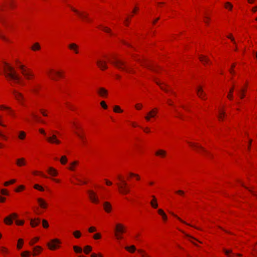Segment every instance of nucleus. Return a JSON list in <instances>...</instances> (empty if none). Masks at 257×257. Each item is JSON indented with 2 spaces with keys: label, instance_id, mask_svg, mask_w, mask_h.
Wrapping results in <instances>:
<instances>
[{
  "label": "nucleus",
  "instance_id": "1",
  "mask_svg": "<svg viewBox=\"0 0 257 257\" xmlns=\"http://www.w3.org/2000/svg\"><path fill=\"white\" fill-rule=\"evenodd\" d=\"M112 58L114 60L110 61V62L114 66L117 67L118 69L125 71L127 72H132L131 69L126 66L124 62L117 59L115 56H113Z\"/></svg>",
  "mask_w": 257,
  "mask_h": 257
},
{
  "label": "nucleus",
  "instance_id": "2",
  "mask_svg": "<svg viewBox=\"0 0 257 257\" xmlns=\"http://www.w3.org/2000/svg\"><path fill=\"white\" fill-rule=\"evenodd\" d=\"M118 179L120 180L122 183V185H120L119 184H117L118 186L119 187V189H120V192L121 193L125 194L127 193H128L130 192V190L127 188V183L126 182L124 181L123 180L121 179L120 176H118Z\"/></svg>",
  "mask_w": 257,
  "mask_h": 257
},
{
  "label": "nucleus",
  "instance_id": "3",
  "mask_svg": "<svg viewBox=\"0 0 257 257\" xmlns=\"http://www.w3.org/2000/svg\"><path fill=\"white\" fill-rule=\"evenodd\" d=\"M19 68L22 70V74L26 78V79H30L34 76L33 73L30 70L25 69L24 65H20L19 66Z\"/></svg>",
  "mask_w": 257,
  "mask_h": 257
},
{
  "label": "nucleus",
  "instance_id": "4",
  "mask_svg": "<svg viewBox=\"0 0 257 257\" xmlns=\"http://www.w3.org/2000/svg\"><path fill=\"white\" fill-rule=\"evenodd\" d=\"M61 243L60 241L58 239H53L51 240L50 242L47 243V245L51 250H54L59 247V244Z\"/></svg>",
  "mask_w": 257,
  "mask_h": 257
},
{
  "label": "nucleus",
  "instance_id": "5",
  "mask_svg": "<svg viewBox=\"0 0 257 257\" xmlns=\"http://www.w3.org/2000/svg\"><path fill=\"white\" fill-rule=\"evenodd\" d=\"M70 8H71L72 10L76 13L83 20H85L88 22L90 21V19L88 18V13L83 12H80L72 7H70Z\"/></svg>",
  "mask_w": 257,
  "mask_h": 257
},
{
  "label": "nucleus",
  "instance_id": "6",
  "mask_svg": "<svg viewBox=\"0 0 257 257\" xmlns=\"http://www.w3.org/2000/svg\"><path fill=\"white\" fill-rule=\"evenodd\" d=\"M18 217V215L16 213H13L10 215L9 216L6 217L4 219V222L6 224L8 225H11L13 223V220L17 218Z\"/></svg>",
  "mask_w": 257,
  "mask_h": 257
},
{
  "label": "nucleus",
  "instance_id": "7",
  "mask_svg": "<svg viewBox=\"0 0 257 257\" xmlns=\"http://www.w3.org/2000/svg\"><path fill=\"white\" fill-rule=\"evenodd\" d=\"M13 93L16 99L18 100L22 104H24L23 100H24V97L23 95L16 90H14Z\"/></svg>",
  "mask_w": 257,
  "mask_h": 257
},
{
  "label": "nucleus",
  "instance_id": "8",
  "mask_svg": "<svg viewBox=\"0 0 257 257\" xmlns=\"http://www.w3.org/2000/svg\"><path fill=\"white\" fill-rule=\"evenodd\" d=\"M157 113V109L156 108H154L148 113L147 115L145 117V118L147 121H150L151 118L155 117Z\"/></svg>",
  "mask_w": 257,
  "mask_h": 257
},
{
  "label": "nucleus",
  "instance_id": "9",
  "mask_svg": "<svg viewBox=\"0 0 257 257\" xmlns=\"http://www.w3.org/2000/svg\"><path fill=\"white\" fill-rule=\"evenodd\" d=\"M88 192L89 193V197L93 203H98L99 201L98 197L96 196V193L92 190H89Z\"/></svg>",
  "mask_w": 257,
  "mask_h": 257
},
{
  "label": "nucleus",
  "instance_id": "10",
  "mask_svg": "<svg viewBox=\"0 0 257 257\" xmlns=\"http://www.w3.org/2000/svg\"><path fill=\"white\" fill-rule=\"evenodd\" d=\"M47 74L50 77V78L54 80H56V78L54 76V75H58V76L61 77L62 75L60 72L54 71L52 69H50L47 71Z\"/></svg>",
  "mask_w": 257,
  "mask_h": 257
},
{
  "label": "nucleus",
  "instance_id": "11",
  "mask_svg": "<svg viewBox=\"0 0 257 257\" xmlns=\"http://www.w3.org/2000/svg\"><path fill=\"white\" fill-rule=\"evenodd\" d=\"M115 233L122 234L125 232V227L122 224L117 223L115 226Z\"/></svg>",
  "mask_w": 257,
  "mask_h": 257
},
{
  "label": "nucleus",
  "instance_id": "12",
  "mask_svg": "<svg viewBox=\"0 0 257 257\" xmlns=\"http://www.w3.org/2000/svg\"><path fill=\"white\" fill-rule=\"evenodd\" d=\"M48 142L51 143H55L56 144H60L61 141L57 139V136L55 135H52L51 136L47 138Z\"/></svg>",
  "mask_w": 257,
  "mask_h": 257
},
{
  "label": "nucleus",
  "instance_id": "13",
  "mask_svg": "<svg viewBox=\"0 0 257 257\" xmlns=\"http://www.w3.org/2000/svg\"><path fill=\"white\" fill-rule=\"evenodd\" d=\"M188 143L189 144V145L195 149H199L201 150L203 152L205 153L207 155H210V154L207 152L202 146L199 145L197 144L193 143L191 142H188Z\"/></svg>",
  "mask_w": 257,
  "mask_h": 257
},
{
  "label": "nucleus",
  "instance_id": "14",
  "mask_svg": "<svg viewBox=\"0 0 257 257\" xmlns=\"http://www.w3.org/2000/svg\"><path fill=\"white\" fill-rule=\"evenodd\" d=\"M97 66L101 69L105 70L107 68L106 62L104 61L98 60L96 62Z\"/></svg>",
  "mask_w": 257,
  "mask_h": 257
},
{
  "label": "nucleus",
  "instance_id": "15",
  "mask_svg": "<svg viewBox=\"0 0 257 257\" xmlns=\"http://www.w3.org/2000/svg\"><path fill=\"white\" fill-rule=\"evenodd\" d=\"M69 48L72 51H74L75 54L79 53V46L75 43H70L68 45Z\"/></svg>",
  "mask_w": 257,
  "mask_h": 257
},
{
  "label": "nucleus",
  "instance_id": "16",
  "mask_svg": "<svg viewBox=\"0 0 257 257\" xmlns=\"http://www.w3.org/2000/svg\"><path fill=\"white\" fill-rule=\"evenodd\" d=\"M103 208L106 212L109 213L111 211L112 206L109 202L105 201L103 203Z\"/></svg>",
  "mask_w": 257,
  "mask_h": 257
},
{
  "label": "nucleus",
  "instance_id": "17",
  "mask_svg": "<svg viewBox=\"0 0 257 257\" xmlns=\"http://www.w3.org/2000/svg\"><path fill=\"white\" fill-rule=\"evenodd\" d=\"M41 222V220L39 218H36L34 219H30V224L32 227H35L38 226Z\"/></svg>",
  "mask_w": 257,
  "mask_h": 257
},
{
  "label": "nucleus",
  "instance_id": "18",
  "mask_svg": "<svg viewBox=\"0 0 257 257\" xmlns=\"http://www.w3.org/2000/svg\"><path fill=\"white\" fill-rule=\"evenodd\" d=\"M197 94L199 97L201 99H204V96L205 95V93L203 92L202 88L201 87H199L196 89Z\"/></svg>",
  "mask_w": 257,
  "mask_h": 257
},
{
  "label": "nucleus",
  "instance_id": "19",
  "mask_svg": "<svg viewBox=\"0 0 257 257\" xmlns=\"http://www.w3.org/2000/svg\"><path fill=\"white\" fill-rule=\"evenodd\" d=\"M37 201L41 208H46L47 207L48 204L43 199L39 198Z\"/></svg>",
  "mask_w": 257,
  "mask_h": 257
},
{
  "label": "nucleus",
  "instance_id": "20",
  "mask_svg": "<svg viewBox=\"0 0 257 257\" xmlns=\"http://www.w3.org/2000/svg\"><path fill=\"white\" fill-rule=\"evenodd\" d=\"M97 92L102 97H105L107 95V91L103 87L99 88Z\"/></svg>",
  "mask_w": 257,
  "mask_h": 257
},
{
  "label": "nucleus",
  "instance_id": "21",
  "mask_svg": "<svg viewBox=\"0 0 257 257\" xmlns=\"http://www.w3.org/2000/svg\"><path fill=\"white\" fill-rule=\"evenodd\" d=\"M26 164V160L24 158L18 159L16 161V164L19 167H22L25 165Z\"/></svg>",
  "mask_w": 257,
  "mask_h": 257
},
{
  "label": "nucleus",
  "instance_id": "22",
  "mask_svg": "<svg viewBox=\"0 0 257 257\" xmlns=\"http://www.w3.org/2000/svg\"><path fill=\"white\" fill-rule=\"evenodd\" d=\"M224 253L226 255H227L228 257H234L235 254L232 253L231 250H226L224 249ZM236 255L240 256H241V254H236Z\"/></svg>",
  "mask_w": 257,
  "mask_h": 257
},
{
  "label": "nucleus",
  "instance_id": "23",
  "mask_svg": "<svg viewBox=\"0 0 257 257\" xmlns=\"http://www.w3.org/2000/svg\"><path fill=\"white\" fill-rule=\"evenodd\" d=\"M48 172L53 176H56L58 174L57 171L53 167H49Z\"/></svg>",
  "mask_w": 257,
  "mask_h": 257
},
{
  "label": "nucleus",
  "instance_id": "24",
  "mask_svg": "<svg viewBox=\"0 0 257 257\" xmlns=\"http://www.w3.org/2000/svg\"><path fill=\"white\" fill-rule=\"evenodd\" d=\"M42 250V248L40 246H36L33 248V255H37L38 253H40Z\"/></svg>",
  "mask_w": 257,
  "mask_h": 257
},
{
  "label": "nucleus",
  "instance_id": "25",
  "mask_svg": "<svg viewBox=\"0 0 257 257\" xmlns=\"http://www.w3.org/2000/svg\"><path fill=\"white\" fill-rule=\"evenodd\" d=\"M5 109L6 110H8L9 112V113L12 115V116H15V113L14 111L9 107L5 106V105H0V109Z\"/></svg>",
  "mask_w": 257,
  "mask_h": 257
},
{
  "label": "nucleus",
  "instance_id": "26",
  "mask_svg": "<svg viewBox=\"0 0 257 257\" xmlns=\"http://www.w3.org/2000/svg\"><path fill=\"white\" fill-rule=\"evenodd\" d=\"M152 197H153V200L150 202L151 205L154 208H157L158 207V203L157 202V199L154 196H152Z\"/></svg>",
  "mask_w": 257,
  "mask_h": 257
},
{
  "label": "nucleus",
  "instance_id": "27",
  "mask_svg": "<svg viewBox=\"0 0 257 257\" xmlns=\"http://www.w3.org/2000/svg\"><path fill=\"white\" fill-rule=\"evenodd\" d=\"M156 155L157 156H160L163 157L165 156V155H166V152L164 150H159L156 152Z\"/></svg>",
  "mask_w": 257,
  "mask_h": 257
},
{
  "label": "nucleus",
  "instance_id": "28",
  "mask_svg": "<svg viewBox=\"0 0 257 257\" xmlns=\"http://www.w3.org/2000/svg\"><path fill=\"white\" fill-rule=\"evenodd\" d=\"M199 59L200 61L202 63H203L204 64H205V63H208L209 61V59L207 58H206V57L203 56H200L199 57Z\"/></svg>",
  "mask_w": 257,
  "mask_h": 257
},
{
  "label": "nucleus",
  "instance_id": "29",
  "mask_svg": "<svg viewBox=\"0 0 257 257\" xmlns=\"http://www.w3.org/2000/svg\"><path fill=\"white\" fill-rule=\"evenodd\" d=\"M245 92V89L243 88H242L238 91V95L241 99L243 98L244 97Z\"/></svg>",
  "mask_w": 257,
  "mask_h": 257
},
{
  "label": "nucleus",
  "instance_id": "30",
  "mask_svg": "<svg viewBox=\"0 0 257 257\" xmlns=\"http://www.w3.org/2000/svg\"><path fill=\"white\" fill-rule=\"evenodd\" d=\"M125 249L131 252H134L136 249L135 246L134 245H131L130 247L125 246Z\"/></svg>",
  "mask_w": 257,
  "mask_h": 257
},
{
  "label": "nucleus",
  "instance_id": "31",
  "mask_svg": "<svg viewBox=\"0 0 257 257\" xmlns=\"http://www.w3.org/2000/svg\"><path fill=\"white\" fill-rule=\"evenodd\" d=\"M78 162L77 161H74L72 163H71L70 164V167L69 168V169L70 170H72V171H74V168H75V166H76L77 165H78Z\"/></svg>",
  "mask_w": 257,
  "mask_h": 257
},
{
  "label": "nucleus",
  "instance_id": "32",
  "mask_svg": "<svg viewBox=\"0 0 257 257\" xmlns=\"http://www.w3.org/2000/svg\"><path fill=\"white\" fill-rule=\"evenodd\" d=\"M41 48L40 45L38 43H36L32 47V49L34 51L39 50Z\"/></svg>",
  "mask_w": 257,
  "mask_h": 257
},
{
  "label": "nucleus",
  "instance_id": "33",
  "mask_svg": "<svg viewBox=\"0 0 257 257\" xmlns=\"http://www.w3.org/2000/svg\"><path fill=\"white\" fill-rule=\"evenodd\" d=\"M233 89H234V88H233V87L232 88H231L230 89V90H229V93H228V95H227V97L229 100H232V98H233L232 93H233Z\"/></svg>",
  "mask_w": 257,
  "mask_h": 257
},
{
  "label": "nucleus",
  "instance_id": "34",
  "mask_svg": "<svg viewBox=\"0 0 257 257\" xmlns=\"http://www.w3.org/2000/svg\"><path fill=\"white\" fill-rule=\"evenodd\" d=\"M26 136V134L24 132L21 131L19 133L18 137L21 140H24Z\"/></svg>",
  "mask_w": 257,
  "mask_h": 257
},
{
  "label": "nucleus",
  "instance_id": "35",
  "mask_svg": "<svg viewBox=\"0 0 257 257\" xmlns=\"http://www.w3.org/2000/svg\"><path fill=\"white\" fill-rule=\"evenodd\" d=\"M92 250V247L89 245H86L84 248V252L88 254Z\"/></svg>",
  "mask_w": 257,
  "mask_h": 257
},
{
  "label": "nucleus",
  "instance_id": "36",
  "mask_svg": "<svg viewBox=\"0 0 257 257\" xmlns=\"http://www.w3.org/2000/svg\"><path fill=\"white\" fill-rule=\"evenodd\" d=\"M74 251L77 253H80L82 251V249L78 246L75 245L73 246Z\"/></svg>",
  "mask_w": 257,
  "mask_h": 257
},
{
  "label": "nucleus",
  "instance_id": "37",
  "mask_svg": "<svg viewBox=\"0 0 257 257\" xmlns=\"http://www.w3.org/2000/svg\"><path fill=\"white\" fill-rule=\"evenodd\" d=\"M75 133L77 135V136L81 140L82 142L84 143L85 142V139L84 136V135H81L80 134V133H79L76 132H75Z\"/></svg>",
  "mask_w": 257,
  "mask_h": 257
},
{
  "label": "nucleus",
  "instance_id": "38",
  "mask_svg": "<svg viewBox=\"0 0 257 257\" xmlns=\"http://www.w3.org/2000/svg\"><path fill=\"white\" fill-rule=\"evenodd\" d=\"M60 162L62 164H65L67 162V158L66 156H63L60 159Z\"/></svg>",
  "mask_w": 257,
  "mask_h": 257
},
{
  "label": "nucleus",
  "instance_id": "39",
  "mask_svg": "<svg viewBox=\"0 0 257 257\" xmlns=\"http://www.w3.org/2000/svg\"><path fill=\"white\" fill-rule=\"evenodd\" d=\"M23 243V240L21 238L18 240V243L17 244V247L18 249H21L22 247V244Z\"/></svg>",
  "mask_w": 257,
  "mask_h": 257
},
{
  "label": "nucleus",
  "instance_id": "40",
  "mask_svg": "<svg viewBox=\"0 0 257 257\" xmlns=\"http://www.w3.org/2000/svg\"><path fill=\"white\" fill-rule=\"evenodd\" d=\"M141 64L143 65V66H144L147 68H148L149 69L152 70V71H155V72H157V70H156V69L155 68H153L152 67L151 65H148V64H143V63H141Z\"/></svg>",
  "mask_w": 257,
  "mask_h": 257
},
{
  "label": "nucleus",
  "instance_id": "41",
  "mask_svg": "<svg viewBox=\"0 0 257 257\" xmlns=\"http://www.w3.org/2000/svg\"><path fill=\"white\" fill-rule=\"evenodd\" d=\"M73 234L75 236V237L77 238H79L81 235V232H80V231L78 230L74 231Z\"/></svg>",
  "mask_w": 257,
  "mask_h": 257
},
{
  "label": "nucleus",
  "instance_id": "42",
  "mask_svg": "<svg viewBox=\"0 0 257 257\" xmlns=\"http://www.w3.org/2000/svg\"><path fill=\"white\" fill-rule=\"evenodd\" d=\"M113 110L115 112H122V110H121L119 106L116 105L114 107Z\"/></svg>",
  "mask_w": 257,
  "mask_h": 257
},
{
  "label": "nucleus",
  "instance_id": "43",
  "mask_svg": "<svg viewBox=\"0 0 257 257\" xmlns=\"http://www.w3.org/2000/svg\"><path fill=\"white\" fill-rule=\"evenodd\" d=\"M225 115V112L224 111H222L221 110L219 111V114H218V118L219 120L222 119V117L224 116Z\"/></svg>",
  "mask_w": 257,
  "mask_h": 257
},
{
  "label": "nucleus",
  "instance_id": "44",
  "mask_svg": "<svg viewBox=\"0 0 257 257\" xmlns=\"http://www.w3.org/2000/svg\"><path fill=\"white\" fill-rule=\"evenodd\" d=\"M32 115L36 119V120L37 121H38L39 122H42V123H45V122L43 120L40 119V118L37 115H35L34 113H32Z\"/></svg>",
  "mask_w": 257,
  "mask_h": 257
},
{
  "label": "nucleus",
  "instance_id": "45",
  "mask_svg": "<svg viewBox=\"0 0 257 257\" xmlns=\"http://www.w3.org/2000/svg\"><path fill=\"white\" fill-rule=\"evenodd\" d=\"M30 252L29 251H25L21 253L22 257H29Z\"/></svg>",
  "mask_w": 257,
  "mask_h": 257
},
{
  "label": "nucleus",
  "instance_id": "46",
  "mask_svg": "<svg viewBox=\"0 0 257 257\" xmlns=\"http://www.w3.org/2000/svg\"><path fill=\"white\" fill-rule=\"evenodd\" d=\"M42 223H43V226L44 228H48L49 227V224H48V221L45 220V219H43L42 220Z\"/></svg>",
  "mask_w": 257,
  "mask_h": 257
},
{
  "label": "nucleus",
  "instance_id": "47",
  "mask_svg": "<svg viewBox=\"0 0 257 257\" xmlns=\"http://www.w3.org/2000/svg\"><path fill=\"white\" fill-rule=\"evenodd\" d=\"M34 188L36 189L39 190L41 191H43L44 190V188L38 184H35L34 185Z\"/></svg>",
  "mask_w": 257,
  "mask_h": 257
},
{
  "label": "nucleus",
  "instance_id": "48",
  "mask_svg": "<svg viewBox=\"0 0 257 257\" xmlns=\"http://www.w3.org/2000/svg\"><path fill=\"white\" fill-rule=\"evenodd\" d=\"M1 251L4 253H7L8 252V250L7 248L4 246H2L0 247Z\"/></svg>",
  "mask_w": 257,
  "mask_h": 257
},
{
  "label": "nucleus",
  "instance_id": "49",
  "mask_svg": "<svg viewBox=\"0 0 257 257\" xmlns=\"http://www.w3.org/2000/svg\"><path fill=\"white\" fill-rule=\"evenodd\" d=\"M225 8L227 9L229 8V10H231L232 8V5L229 2H227L225 4Z\"/></svg>",
  "mask_w": 257,
  "mask_h": 257
},
{
  "label": "nucleus",
  "instance_id": "50",
  "mask_svg": "<svg viewBox=\"0 0 257 257\" xmlns=\"http://www.w3.org/2000/svg\"><path fill=\"white\" fill-rule=\"evenodd\" d=\"M39 239V238L38 237H36L34 238V239L33 240H32L30 242V244L31 245H33L34 243H35L36 242L38 241Z\"/></svg>",
  "mask_w": 257,
  "mask_h": 257
},
{
  "label": "nucleus",
  "instance_id": "51",
  "mask_svg": "<svg viewBox=\"0 0 257 257\" xmlns=\"http://www.w3.org/2000/svg\"><path fill=\"white\" fill-rule=\"evenodd\" d=\"M100 105L104 109H107V105L105 103L104 101H102L100 102Z\"/></svg>",
  "mask_w": 257,
  "mask_h": 257
},
{
  "label": "nucleus",
  "instance_id": "52",
  "mask_svg": "<svg viewBox=\"0 0 257 257\" xmlns=\"http://www.w3.org/2000/svg\"><path fill=\"white\" fill-rule=\"evenodd\" d=\"M101 234L100 233H96L93 236V238L95 239H99L101 238Z\"/></svg>",
  "mask_w": 257,
  "mask_h": 257
},
{
  "label": "nucleus",
  "instance_id": "53",
  "mask_svg": "<svg viewBox=\"0 0 257 257\" xmlns=\"http://www.w3.org/2000/svg\"><path fill=\"white\" fill-rule=\"evenodd\" d=\"M102 30H103L104 31H105V32H107V33H110L111 34H112L111 33V30H110V29H109V28H107V27H103L102 28Z\"/></svg>",
  "mask_w": 257,
  "mask_h": 257
},
{
  "label": "nucleus",
  "instance_id": "54",
  "mask_svg": "<svg viewBox=\"0 0 257 257\" xmlns=\"http://www.w3.org/2000/svg\"><path fill=\"white\" fill-rule=\"evenodd\" d=\"M33 174L34 175H37V174H40V175L42 176L43 177H47L46 175H45L42 172H39L38 171H34L33 172Z\"/></svg>",
  "mask_w": 257,
  "mask_h": 257
},
{
  "label": "nucleus",
  "instance_id": "55",
  "mask_svg": "<svg viewBox=\"0 0 257 257\" xmlns=\"http://www.w3.org/2000/svg\"><path fill=\"white\" fill-rule=\"evenodd\" d=\"M96 230V229L94 226L90 227L88 229V231H89V232H93L95 231Z\"/></svg>",
  "mask_w": 257,
  "mask_h": 257
},
{
  "label": "nucleus",
  "instance_id": "56",
  "mask_svg": "<svg viewBox=\"0 0 257 257\" xmlns=\"http://www.w3.org/2000/svg\"><path fill=\"white\" fill-rule=\"evenodd\" d=\"M99 256L101 257L102 254L101 253L96 254L95 253H93L91 255V257H99Z\"/></svg>",
  "mask_w": 257,
  "mask_h": 257
},
{
  "label": "nucleus",
  "instance_id": "57",
  "mask_svg": "<svg viewBox=\"0 0 257 257\" xmlns=\"http://www.w3.org/2000/svg\"><path fill=\"white\" fill-rule=\"evenodd\" d=\"M16 224L17 225H22L24 224V221H23V220H17L16 221Z\"/></svg>",
  "mask_w": 257,
  "mask_h": 257
},
{
  "label": "nucleus",
  "instance_id": "58",
  "mask_svg": "<svg viewBox=\"0 0 257 257\" xmlns=\"http://www.w3.org/2000/svg\"><path fill=\"white\" fill-rule=\"evenodd\" d=\"M121 234H119L118 233H115V236L117 239H121L122 238Z\"/></svg>",
  "mask_w": 257,
  "mask_h": 257
},
{
  "label": "nucleus",
  "instance_id": "59",
  "mask_svg": "<svg viewBox=\"0 0 257 257\" xmlns=\"http://www.w3.org/2000/svg\"><path fill=\"white\" fill-rule=\"evenodd\" d=\"M0 38L5 41H8V39L3 35L0 33Z\"/></svg>",
  "mask_w": 257,
  "mask_h": 257
},
{
  "label": "nucleus",
  "instance_id": "60",
  "mask_svg": "<svg viewBox=\"0 0 257 257\" xmlns=\"http://www.w3.org/2000/svg\"><path fill=\"white\" fill-rule=\"evenodd\" d=\"M130 175L131 176L136 177L137 180H139L140 179L139 176L138 174H134V173H131L130 174Z\"/></svg>",
  "mask_w": 257,
  "mask_h": 257
},
{
  "label": "nucleus",
  "instance_id": "61",
  "mask_svg": "<svg viewBox=\"0 0 257 257\" xmlns=\"http://www.w3.org/2000/svg\"><path fill=\"white\" fill-rule=\"evenodd\" d=\"M1 193L3 195H8V192L5 189H2L1 191Z\"/></svg>",
  "mask_w": 257,
  "mask_h": 257
},
{
  "label": "nucleus",
  "instance_id": "62",
  "mask_svg": "<svg viewBox=\"0 0 257 257\" xmlns=\"http://www.w3.org/2000/svg\"><path fill=\"white\" fill-rule=\"evenodd\" d=\"M227 38L230 39L231 40V41L234 44H236V43L234 41V38L232 37L231 35H230L229 36H227Z\"/></svg>",
  "mask_w": 257,
  "mask_h": 257
},
{
  "label": "nucleus",
  "instance_id": "63",
  "mask_svg": "<svg viewBox=\"0 0 257 257\" xmlns=\"http://www.w3.org/2000/svg\"><path fill=\"white\" fill-rule=\"evenodd\" d=\"M142 107V104L138 103L135 105V107L137 109H141Z\"/></svg>",
  "mask_w": 257,
  "mask_h": 257
},
{
  "label": "nucleus",
  "instance_id": "64",
  "mask_svg": "<svg viewBox=\"0 0 257 257\" xmlns=\"http://www.w3.org/2000/svg\"><path fill=\"white\" fill-rule=\"evenodd\" d=\"M158 213H159L160 215H161V216H162V215H163V214H165V213H164V212L163 211V210L162 209H158Z\"/></svg>",
  "mask_w": 257,
  "mask_h": 257
}]
</instances>
